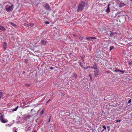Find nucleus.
I'll list each match as a JSON object with an SVG mask.
<instances>
[{
  "label": "nucleus",
  "instance_id": "obj_18",
  "mask_svg": "<svg viewBox=\"0 0 132 132\" xmlns=\"http://www.w3.org/2000/svg\"><path fill=\"white\" fill-rule=\"evenodd\" d=\"M6 46H7V43H6L5 42L4 43V45H3V47H6Z\"/></svg>",
  "mask_w": 132,
  "mask_h": 132
},
{
  "label": "nucleus",
  "instance_id": "obj_15",
  "mask_svg": "<svg viewBox=\"0 0 132 132\" xmlns=\"http://www.w3.org/2000/svg\"><path fill=\"white\" fill-rule=\"evenodd\" d=\"M116 34V32H111L110 34V35L111 36H112L113 35H114L115 34Z\"/></svg>",
  "mask_w": 132,
  "mask_h": 132
},
{
  "label": "nucleus",
  "instance_id": "obj_12",
  "mask_svg": "<svg viewBox=\"0 0 132 132\" xmlns=\"http://www.w3.org/2000/svg\"><path fill=\"white\" fill-rule=\"evenodd\" d=\"M9 23L11 25L13 26H14V27H16L17 26V25H16L15 24H14V23H13V22H9Z\"/></svg>",
  "mask_w": 132,
  "mask_h": 132
},
{
  "label": "nucleus",
  "instance_id": "obj_38",
  "mask_svg": "<svg viewBox=\"0 0 132 132\" xmlns=\"http://www.w3.org/2000/svg\"><path fill=\"white\" fill-rule=\"evenodd\" d=\"M79 64H80V66H81V67H82V65L81 64V62H79Z\"/></svg>",
  "mask_w": 132,
  "mask_h": 132
},
{
  "label": "nucleus",
  "instance_id": "obj_10",
  "mask_svg": "<svg viewBox=\"0 0 132 132\" xmlns=\"http://www.w3.org/2000/svg\"><path fill=\"white\" fill-rule=\"evenodd\" d=\"M5 30H6V29L3 26L0 25V30L4 31Z\"/></svg>",
  "mask_w": 132,
  "mask_h": 132
},
{
  "label": "nucleus",
  "instance_id": "obj_17",
  "mask_svg": "<svg viewBox=\"0 0 132 132\" xmlns=\"http://www.w3.org/2000/svg\"><path fill=\"white\" fill-rule=\"evenodd\" d=\"M114 48L113 46H111L110 47V51Z\"/></svg>",
  "mask_w": 132,
  "mask_h": 132
},
{
  "label": "nucleus",
  "instance_id": "obj_5",
  "mask_svg": "<svg viewBox=\"0 0 132 132\" xmlns=\"http://www.w3.org/2000/svg\"><path fill=\"white\" fill-rule=\"evenodd\" d=\"M24 63L26 64L29 65L30 63V60L29 59H25L24 60Z\"/></svg>",
  "mask_w": 132,
  "mask_h": 132
},
{
  "label": "nucleus",
  "instance_id": "obj_6",
  "mask_svg": "<svg viewBox=\"0 0 132 132\" xmlns=\"http://www.w3.org/2000/svg\"><path fill=\"white\" fill-rule=\"evenodd\" d=\"M94 74L95 76L96 77L99 74V70H96L94 71Z\"/></svg>",
  "mask_w": 132,
  "mask_h": 132
},
{
  "label": "nucleus",
  "instance_id": "obj_23",
  "mask_svg": "<svg viewBox=\"0 0 132 132\" xmlns=\"http://www.w3.org/2000/svg\"><path fill=\"white\" fill-rule=\"evenodd\" d=\"M108 129V131H109L110 129V126H108L106 127Z\"/></svg>",
  "mask_w": 132,
  "mask_h": 132
},
{
  "label": "nucleus",
  "instance_id": "obj_13",
  "mask_svg": "<svg viewBox=\"0 0 132 132\" xmlns=\"http://www.w3.org/2000/svg\"><path fill=\"white\" fill-rule=\"evenodd\" d=\"M93 67L94 70H97V65L96 64H95L93 65Z\"/></svg>",
  "mask_w": 132,
  "mask_h": 132
},
{
  "label": "nucleus",
  "instance_id": "obj_7",
  "mask_svg": "<svg viewBox=\"0 0 132 132\" xmlns=\"http://www.w3.org/2000/svg\"><path fill=\"white\" fill-rule=\"evenodd\" d=\"M110 5H111L110 4H109L108 5V7L106 10V11L107 13H109L110 11V9L109 6Z\"/></svg>",
  "mask_w": 132,
  "mask_h": 132
},
{
  "label": "nucleus",
  "instance_id": "obj_26",
  "mask_svg": "<svg viewBox=\"0 0 132 132\" xmlns=\"http://www.w3.org/2000/svg\"><path fill=\"white\" fill-rule=\"evenodd\" d=\"M84 68L86 70L88 68H89V66H87L86 67H84Z\"/></svg>",
  "mask_w": 132,
  "mask_h": 132
},
{
  "label": "nucleus",
  "instance_id": "obj_49",
  "mask_svg": "<svg viewBox=\"0 0 132 132\" xmlns=\"http://www.w3.org/2000/svg\"><path fill=\"white\" fill-rule=\"evenodd\" d=\"M101 132H103L102 131Z\"/></svg>",
  "mask_w": 132,
  "mask_h": 132
},
{
  "label": "nucleus",
  "instance_id": "obj_4",
  "mask_svg": "<svg viewBox=\"0 0 132 132\" xmlns=\"http://www.w3.org/2000/svg\"><path fill=\"white\" fill-rule=\"evenodd\" d=\"M86 38L88 40V41H90L92 40V39H96V38L95 37H86Z\"/></svg>",
  "mask_w": 132,
  "mask_h": 132
},
{
  "label": "nucleus",
  "instance_id": "obj_21",
  "mask_svg": "<svg viewBox=\"0 0 132 132\" xmlns=\"http://www.w3.org/2000/svg\"><path fill=\"white\" fill-rule=\"evenodd\" d=\"M3 93L1 92H0V99H1V98L3 96Z\"/></svg>",
  "mask_w": 132,
  "mask_h": 132
},
{
  "label": "nucleus",
  "instance_id": "obj_39",
  "mask_svg": "<svg viewBox=\"0 0 132 132\" xmlns=\"http://www.w3.org/2000/svg\"><path fill=\"white\" fill-rule=\"evenodd\" d=\"M72 36L73 37H75L76 36V35L75 34H73L72 35Z\"/></svg>",
  "mask_w": 132,
  "mask_h": 132
},
{
  "label": "nucleus",
  "instance_id": "obj_14",
  "mask_svg": "<svg viewBox=\"0 0 132 132\" xmlns=\"http://www.w3.org/2000/svg\"><path fill=\"white\" fill-rule=\"evenodd\" d=\"M32 115H33V114L30 115H27V116H26V118L27 119H29V118H30L32 117Z\"/></svg>",
  "mask_w": 132,
  "mask_h": 132
},
{
  "label": "nucleus",
  "instance_id": "obj_45",
  "mask_svg": "<svg viewBox=\"0 0 132 132\" xmlns=\"http://www.w3.org/2000/svg\"><path fill=\"white\" fill-rule=\"evenodd\" d=\"M33 109H32L31 110V111H33ZM34 111H35L34 110Z\"/></svg>",
  "mask_w": 132,
  "mask_h": 132
},
{
  "label": "nucleus",
  "instance_id": "obj_29",
  "mask_svg": "<svg viewBox=\"0 0 132 132\" xmlns=\"http://www.w3.org/2000/svg\"><path fill=\"white\" fill-rule=\"evenodd\" d=\"M23 25H24V26H29L28 25V24H27L26 23H24Z\"/></svg>",
  "mask_w": 132,
  "mask_h": 132
},
{
  "label": "nucleus",
  "instance_id": "obj_46",
  "mask_svg": "<svg viewBox=\"0 0 132 132\" xmlns=\"http://www.w3.org/2000/svg\"><path fill=\"white\" fill-rule=\"evenodd\" d=\"M104 130H104V129H103V130H102V131H103H103H104Z\"/></svg>",
  "mask_w": 132,
  "mask_h": 132
},
{
  "label": "nucleus",
  "instance_id": "obj_50",
  "mask_svg": "<svg viewBox=\"0 0 132 132\" xmlns=\"http://www.w3.org/2000/svg\"><path fill=\"white\" fill-rule=\"evenodd\" d=\"M131 39L132 40V38Z\"/></svg>",
  "mask_w": 132,
  "mask_h": 132
},
{
  "label": "nucleus",
  "instance_id": "obj_16",
  "mask_svg": "<svg viewBox=\"0 0 132 132\" xmlns=\"http://www.w3.org/2000/svg\"><path fill=\"white\" fill-rule=\"evenodd\" d=\"M28 25L31 27H32L34 25V24L33 23H30L28 24Z\"/></svg>",
  "mask_w": 132,
  "mask_h": 132
},
{
  "label": "nucleus",
  "instance_id": "obj_33",
  "mask_svg": "<svg viewBox=\"0 0 132 132\" xmlns=\"http://www.w3.org/2000/svg\"><path fill=\"white\" fill-rule=\"evenodd\" d=\"M115 70H113V71H114V70H118L119 69L117 68H115Z\"/></svg>",
  "mask_w": 132,
  "mask_h": 132
},
{
  "label": "nucleus",
  "instance_id": "obj_25",
  "mask_svg": "<svg viewBox=\"0 0 132 132\" xmlns=\"http://www.w3.org/2000/svg\"><path fill=\"white\" fill-rule=\"evenodd\" d=\"M3 7L2 6V5H0V12L1 11Z\"/></svg>",
  "mask_w": 132,
  "mask_h": 132
},
{
  "label": "nucleus",
  "instance_id": "obj_40",
  "mask_svg": "<svg viewBox=\"0 0 132 132\" xmlns=\"http://www.w3.org/2000/svg\"><path fill=\"white\" fill-rule=\"evenodd\" d=\"M3 48H4V50H5L6 49V47H3Z\"/></svg>",
  "mask_w": 132,
  "mask_h": 132
},
{
  "label": "nucleus",
  "instance_id": "obj_43",
  "mask_svg": "<svg viewBox=\"0 0 132 132\" xmlns=\"http://www.w3.org/2000/svg\"><path fill=\"white\" fill-rule=\"evenodd\" d=\"M89 68H91L92 69H93V67H89Z\"/></svg>",
  "mask_w": 132,
  "mask_h": 132
},
{
  "label": "nucleus",
  "instance_id": "obj_47",
  "mask_svg": "<svg viewBox=\"0 0 132 132\" xmlns=\"http://www.w3.org/2000/svg\"><path fill=\"white\" fill-rule=\"evenodd\" d=\"M14 132H17V131L16 130H15Z\"/></svg>",
  "mask_w": 132,
  "mask_h": 132
},
{
  "label": "nucleus",
  "instance_id": "obj_22",
  "mask_svg": "<svg viewBox=\"0 0 132 132\" xmlns=\"http://www.w3.org/2000/svg\"><path fill=\"white\" fill-rule=\"evenodd\" d=\"M89 77L90 78V80H91L92 81L93 80V79L92 78V76L91 75V74H89Z\"/></svg>",
  "mask_w": 132,
  "mask_h": 132
},
{
  "label": "nucleus",
  "instance_id": "obj_28",
  "mask_svg": "<svg viewBox=\"0 0 132 132\" xmlns=\"http://www.w3.org/2000/svg\"><path fill=\"white\" fill-rule=\"evenodd\" d=\"M103 129L105 130H106V127L105 126V125H104L103 126Z\"/></svg>",
  "mask_w": 132,
  "mask_h": 132
},
{
  "label": "nucleus",
  "instance_id": "obj_34",
  "mask_svg": "<svg viewBox=\"0 0 132 132\" xmlns=\"http://www.w3.org/2000/svg\"><path fill=\"white\" fill-rule=\"evenodd\" d=\"M7 125L9 127H10L11 126V125L10 124H7Z\"/></svg>",
  "mask_w": 132,
  "mask_h": 132
},
{
  "label": "nucleus",
  "instance_id": "obj_42",
  "mask_svg": "<svg viewBox=\"0 0 132 132\" xmlns=\"http://www.w3.org/2000/svg\"><path fill=\"white\" fill-rule=\"evenodd\" d=\"M50 118H49V119L48 121V122H49L50 121Z\"/></svg>",
  "mask_w": 132,
  "mask_h": 132
},
{
  "label": "nucleus",
  "instance_id": "obj_48",
  "mask_svg": "<svg viewBox=\"0 0 132 132\" xmlns=\"http://www.w3.org/2000/svg\"><path fill=\"white\" fill-rule=\"evenodd\" d=\"M33 132H36V131H34Z\"/></svg>",
  "mask_w": 132,
  "mask_h": 132
},
{
  "label": "nucleus",
  "instance_id": "obj_31",
  "mask_svg": "<svg viewBox=\"0 0 132 132\" xmlns=\"http://www.w3.org/2000/svg\"><path fill=\"white\" fill-rule=\"evenodd\" d=\"M45 23L47 24H48L50 22L48 21H45Z\"/></svg>",
  "mask_w": 132,
  "mask_h": 132
},
{
  "label": "nucleus",
  "instance_id": "obj_9",
  "mask_svg": "<svg viewBox=\"0 0 132 132\" xmlns=\"http://www.w3.org/2000/svg\"><path fill=\"white\" fill-rule=\"evenodd\" d=\"M46 42L44 40H42L40 42L41 44L43 45H46Z\"/></svg>",
  "mask_w": 132,
  "mask_h": 132
},
{
  "label": "nucleus",
  "instance_id": "obj_36",
  "mask_svg": "<svg viewBox=\"0 0 132 132\" xmlns=\"http://www.w3.org/2000/svg\"><path fill=\"white\" fill-rule=\"evenodd\" d=\"M53 69V67H51L50 68V69H51V70H52Z\"/></svg>",
  "mask_w": 132,
  "mask_h": 132
},
{
  "label": "nucleus",
  "instance_id": "obj_44",
  "mask_svg": "<svg viewBox=\"0 0 132 132\" xmlns=\"http://www.w3.org/2000/svg\"><path fill=\"white\" fill-rule=\"evenodd\" d=\"M25 73V72L24 71H23L22 72V74H23L24 73Z\"/></svg>",
  "mask_w": 132,
  "mask_h": 132
},
{
  "label": "nucleus",
  "instance_id": "obj_3",
  "mask_svg": "<svg viewBox=\"0 0 132 132\" xmlns=\"http://www.w3.org/2000/svg\"><path fill=\"white\" fill-rule=\"evenodd\" d=\"M13 10V5H11L9 6L8 8H6V11L7 12H10L12 11Z\"/></svg>",
  "mask_w": 132,
  "mask_h": 132
},
{
  "label": "nucleus",
  "instance_id": "obj_2",
  "mask_svg": "<svg viewBox=\"0 0 132 132\" xmlns=\"http://www.w3.org/2000/svg\"><path fill=\"white\" fill-rule=\"evenodd\" d=\"M4 115H1L0 117V120L3 123H5L7 122V120H5L4 119Z\"/></svg>",
  "mask_w": 132,
  "mask_h": 132
},
{
  "label": "nucleus",
  "instance_id": "obj_8",
  "mask_svg": "<svg viewBox=\"0 0 132 132\" xmlns=\"http://www.w3.org/2000/svg\"><path fill=\"white\" fill-rule=\"evenodd\" d=\"M45 8L47 10H48L50 8V5L48 4H46L44 6Z\"/></svg>",
  "mask_w": 132,
  "mask_h": 132
},
{
  "label": "nucleus",
  "instance_id": "obj_41",
  "mask_svg": "<svg viewBox=\"0 0 132 132\" xmlns=\"http://www.w3.org/2000/svg\"><path fill=\"white\" fill-rule=\"evenodd\" d=\"M51 100L50 99L49 100L47 101L46 102V103H47L48 102H49Z\"/></svg>",
  "mask_w": 132,
  "mask_h": 132
},
{
  "label": "nucleus",
  "instance_id": "obj_37",
  "mask_svg": "<svg viewBox=\"0 0 132 132\" xmlns=\"http://www.w3.org/2000/svg\"><path fill=\"white\" fill-rule=\"evenodd\" d=\"M131 64H132V62H129V65H131Z\"/></svg>",
  "mask_w": 132,
  "mask_h": 132
},
{
  "label": "nucleus",
  "instance_id": "obj_32",
  "mask_svg": "<svg viewBox=\"0 0 132 132\" xmlns=\"http://www.w3.org/2000/svg\"><path fill=\"white\" fill-rule=\"evenodd\" d=\"M44 112V111L43 110H42V111L40 112V114H42Z\"/></svg>",
  "mask_w": 132,
  "mask_h": 132
},
{
  "label": "nucleus",
  "instance_id": "obj_11",
  "mask_svg": "<svg viewBox=\"0 0 132 132\" xmlns=\"http://www.w3.org/2000/svg\"><path fill=\"white\" fill-rule=\"evenodd\" d=\"M113 71L114 72H122V74H123L124 73V72H125L124 71H121V70H120L119 69L118 70H114Z\"/></svg>",
  "mask_w": 132,
  "mask_h": 132
},
{
  "label": "nucleus",
  "instance_id": "obj_30",
  "mask_svg": "<svg viewBox=\"0 0 132 132\" xmlns=\"http://www.w3.org/2000/svg\"><path fill=\"white\" fill-rule=\"evenodd\" d=\"M121 121V120L120 119V120H116V122H115L116 123H117V122H120Z\"/></svg>",
  "mask_w": 132,
  "mask_h": 132
},
{
  "label": "nucleus",
  "instance_id": "obj_27",
  "mask_svg": "<svg viewBox=\"0 0 132 132\" xmlns=\"http://www.w3.org/2000/svg\"><path fill=\"white\" fill-rule=\"evenodd\" d=\"M73 76L76 78H77V75L76 74L74 73L73 75Z\"/></svg>",
  "mask_w": 132,
  "mask_h": 132
},
{
  "label": "nucleus",
  "instance_id": "obj_19",
  "mask_svg": "<svg viewBox=\"0 0 132 132\" xmlns=\"http://www.w3.org/2000/svg\"><path fill=\"white\" fill-rule=\"evenodd\" d=\"M125 5V4L122 3H120V5L121 6H124Z\"/></svg>",
  "mask_w": 132,
  "mask_h": 132
},
{
  "label": "nucleus",
  "instance_id": "obj_35",
  "mask_svg": "<svg viewBox=\"0 0 132 132\" xmlns=\"http://www.w3.org/2000/svg\"><path fill=\"white\" fill-rule=\"evenodd\" d=\"M131 99L129 100L128 101V103H130L131 102Z\"/></svg>",
  "mask_w": 132,
  "mask_h": 132
},
{
  "label": "nucleus",
  "instance_id": "obj_20",
  "mask_svg": "<svg viewBox=\"0 0 132 132\" xmlns=\"http://www.w3.org/2000/svg\"><path fill=\"white\" fill-rule=\"evenodd\" d=\"M79 39L81 41L83 39V38L82 36H80L79 38Z\"/></svg>",
  "mask_w": 132,
  "mask_h": 132
},
{
  "label": "nucleus",
  "instance_id": "obj_1",
  "mask_svg": "<svg viewBox=\"0 0 132 132\" xmlns=\"http://www.w3.org/2000/svg\"><path fill=\"white\" fill-rule=\"evenodd\" d=\"M85 2H81L79 3L77 10L78 12L81 11L83 10L85 5Z\"/></svg>",
  "mask_w": 132,
  "mask_h": 132
},
{
  "label": "nucleus",
  "instance_id": "obj_24",
  "mask_svg": "<svg viewBox=\"0 0 132 132\" xmlns=\"http://www.w3.org/2000/svg\"><path fill=\"white\" fill-rule=\"evenodd\" d=\"M18 108V106H17L13 110V111H16Z\"/></svg>",
  "mask_w": 132,
  "mask_h": 132
}]
</instances>
